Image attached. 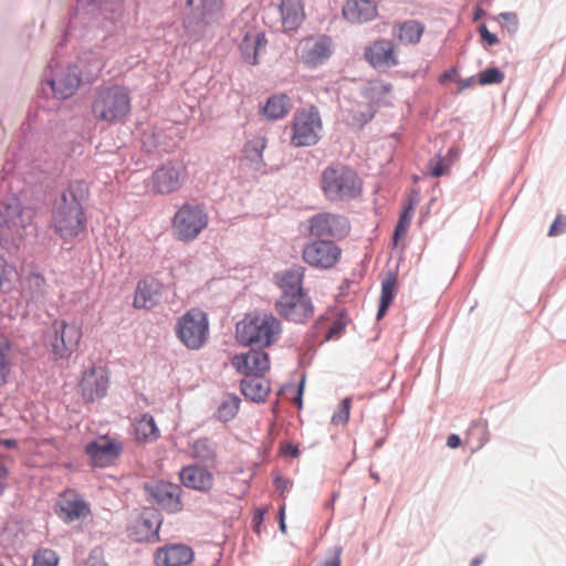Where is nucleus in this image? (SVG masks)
<instances>
[{
	"label": "nucleus",
	"mask_w": 566,
	"mask_h": 566,
	"mask_svg": "<svg viewBox=\"0 0 566 566\" xmlns=\"http://www.w3.org/2000/svg\"><path fill=\"white\" fill-rule=\"evenodd\" d=\"M122 17V0L76 1L48 65L46 82L54 97L65 99L81 84L95 81L105 65V51L120 43Z\"/></svg>",
	"instance_id": "nucleus-1"
},
{
	"label": "nucleus",
	"mask_w": 566,
	"mask_h": 566,
	"mask_svg": "<svg viewBox=\"0 0 566 566\" xmlns=\"http://www.w3.org/2000/svg\"><path fill=\"white\" fill-rule=\"evenodd\" d=\"M90 190L84 180H71L61 191L53 210V227L63 239H74L86 230L87 219L83 203Z\"/></svg>",
	"instance_id": "nucleus-2"
},
{
	"label": "nucleus",
	"mask_w": 566,
	"mask_h": 566,
	"mask_svg": "<svg viewBox=\"0 0 566 566\" xmlns=\"http://www.w3.org/2000/svg\"><path fill=\"white\" fill-rule=\"evenodd\" d=\"M132 111V99L126 87L120 85L95 88L92 113L98 120L109 125L124 123Z\"/></svg>",
	"instance_id": "nucleus-3"
},
{
	"label": "nucleus",
	"mask_w": 566,
	"mask_h": 566,
	"mask_svg": "<svg viewBox=\"0 0 566 566\" xmlns=\"http://www.w3.org/2000/svg\"><path fill=\"white\" fill-rule=\"evenodd\" d=\"M321 189L331 201H348L363 191V181L348 166L336 164L326 167L319 177Z\"/></svg>",
	"instance_id": "nucleus-4"
},
{
	"label": "nucleus",
	"mask_w": 566,
	"mask_h": 566,
	"mask_svg": "<svg viewBox=\"0 0 566 566\" xmlns=\"http://www.w3.org/2000/svg\"><path fill=\"white\" fill-rule=\"evenodd\" d=\"M12 181L4 179L0 185V235L6 231L20 233L32 220V211L24 207L17 192L12 191Z\"/></svg>",
	"instance_id": "nucleus-5"
},
{
	"label": "nucleus",
	"mask_w": 566,
	"mask_h": 566,
	"mask_svg": "<svg viewBox=\"0 0 566 566\" xmlns=\"http://www.w3.org/2000/svg\"><path fill=\"white\" fill-rule=\"evenodd\" d=\"M280 334V321L266 313L247 316L237 326L238 338L244 345L268 347L277 340Z\"/></svg>",
	"instance_id": "nucleus-6"
},
{
	"label": "nucleus",
	"mask_w": 566,
	"mask_h": 566,
	"mask_svg": "<svg viewBox=\"0 0 566 566\" xmlns=\"http://www.w3.org/2000/svg\"><path fill=\"white\" fill-rule=\"evenodd\" d=\"M83 332L75 322L55 319L52 324V334L48 338V349L53 361L69 360L78 349Z\"/></svg>",
	"instance_id": "nucleus-7"
},
{
	"label": "nucleus",
	"mask_w": 566,
	"mask_h": 566,
	"mask_svg": "<svg viewBox=\"0 0 566 566\" xmlns=\"http://www.w3.org/2000/svg\"><path fill=\"white\" fill-rule=\"evenodd\" d=\"M323 124L319 112L311 106L295 113L291 143L295 147L313 146L319 140Z\"/></svg>",
	"instance_id": "nucleus-8"
},
{
	"label": "nucleus",
	"mask_w": 566,
	"mask_h": 566,
	"mask_svg": "<svg viewBox=\"0 0 566 566\" xmlns=\"http://www.w3.org/2000/svg\"><path fill=\"white\" fill-rule=\"evenodd\" d=\"M342 258V249L333 240L316 239L303 247V261L314 269L331 270Z\"/></svg>",
	"instance_id": "nucleus-9"
},
{
	"label": "nucleus",
	"mask_w": 566,
	"mask_h": 566,
	"mask_svg": "<svg viewBox=\"0 0 566 566\" xmlns=\"http://www.w3.org/2000/svg\"><path fill=\"white\" fill-rule=\"evenodd\" d=\"M209 323L205 312L192 308L179 319V339L190 349H199L207 340Z\"/></svg>",
	"instance_id": "nucleus-10"
},
{
	"label": "nucleus",
	"mask_w": 566,
	"mask_h": 566,
	"mask_svg": "<svg viewBox=\"0 0 566 566\" xmlns=\"http://www.w3.org/2000/svg\"><path fill=\"white\" fill-rule=\"evenodd\" d=\"M308 230L317 239H342L347 235L350 226L348 220L340 214L321 212L308 220Z\"/></svg>",
	"instance_id": "nucleus-11"
},
{
	"label": "nucleus",
	"mask_w": 566,
	"mask_h": 566,
	"mask_svg": "<svg viewBox=\"0 0 566 566\" xmlns=\"http://www.w3.org/2000/svg\"><path fill=\"white\" fill-rule=\"evenodd\" d=\"M191 17L185 22L187 30L202 31L207 25L217 22L223 11V0H187Z\"/></svg>",
	"instance_id": "nucleus-12"
},
{
	"label": "nucleus",
	"mask_w": 566,
	"mask_h": 566,
	"mask_svg": "<svg viewBox=\"0 0 566 566\" xmlns=\"http://www.w3.org/2000/svg\"><path fill=\"white\" fill-rule=\"evenodd\" d=\"M163 523L160 514L154 509H145L127 527L128 537L137 543L159 541Z\"/></svg>",
	"instance_id": "nucleus-13"
},
{
	"label": "nucleus",
	"mask_w": 566,
	"mask_h": 566,
	"mask_svg": "<svg viewBox=\"0 0 566 566\" xmlns=\"http://www.w3.org/2000/svg\"><path fill=\"white\" fill-rule=\"evenodd\" d=\"M108 386V370L103 366H92L85 370L78 384L82 398L90 402L105 397Z\"/></svg>",
	"instance_id": "nucleus-14"
},
{
	"label": "nucleus",
	"mask_w": 566,
	"mask_h": 566,
	"mask_svg": "<svg viewBox=\"0 0 566 566\" xmlns=\"http://www.w3.org/2000/svg\"><path fill=\"white\" fill-rule=\"evenodd\" d=\"M208 213L199 205H185L179 209V240L191 241L207 228Z\"/></svg>",
	"instance_id": "nucleus-15"
},
{
	"label": "nucleus",
	"mask_w": 566,
	"mask_h": 566,
	"mask_svg": "<svg viewBox=\"0 0 566 566\" xmlns=\"http://www.w3.org/2000/svg\"><path fill=\"white\" fill-rule=\"evenodd\" d=\"M277 313L294 323H305L314 314L311 300L304 295H282L275 304Z\"/></svg>",
	"instance_id": "nucleus-16"
},
{
	"label": "nucleus",
	"mask_w": 566,
	"mask_h": 566,
	"mask_svg": "<svg viewBox=\"0 0 566 566\" xmlns=\"http://www.w3.org/2000/svg\"><path fill=\"white\" fill-rule=\"evenodd\" d=\"M123 451V444L114 439L105 442L92 440L84 447V452L90 457V465L93 468H107L112 465Z\"/></svg>",
	"instance_id": "nucleus-17"
},
{
	"label": "nucleus",
	"mask_w": 566,
	"mask_h": 566,
	"mask_svg": "<svg viewBox=\"0 0 566 566\" xmlns=\"http://www.w3.org/2000/svg\"><path fill=\"white\" fill-rule=\"evenodd\" d=\"M282 30L297 31L306 19L305 0H277L276 3Z\"/></svg>",
	"instance_id": "nucleus-18"
},
{
	"label": "nucleus",
	"mask_w": 566,
	"mask_h": 566,
	"mask_svg": "<svg viewBox=\"0 0 566 566\" xmlns=\"http://www.w3.org/2000/svg\"><path fill=\"white\" fill-rule=\"evenodd\" d=\"M232 366L247 377L262 376L270 368V359L266 353L250 350L247 354L235 355Z\"/></svg>",
	"instance_id": "nucleus-19"
},
{
	"label": "nucleus",
	"mask_w": 566,
	"mask_h": 566,
	"mask_svg": "<svg viewBox=\"0 0 566 566\" xmlns=\"http://www.w3.org/2000/svg\"><path fill=\"white\" fill-rule=\"evenodd\" d=\"M332 55V40L322 35L317 39H306L302 43V61L310 67L323 64Z\"/></svg>",
	"instance_id": "nucleus-20"
},
{
	"label": "nucleus",
	"mask_w": 566,
	"mask_h": 566,
	"mask_svg": "<svg viewBox=\"0 0 566 566\" xmlns=\"http://www.w3.org/2000/svg\"><path fill=\"white\" fill-rule=\"evenodd\" d=\"M365 59L375 69H387L398 64L395 46L389 40H377L365 49Z\"/></svg>",
	"instance_id": "nucleus-21"
},
{
	"label": "nucleus",
	"mask_w": 566,
	"mask_h": 566,
	"mask_svg": "<svg viewBox=\"0 0 566 566\" xmlns=\"http://www.w3.org/2000/svg\"><path fill=\"white\" fill-rule=\"evenodd\" d=\"M342 14L349 23L363 24L376 19L378 7L373 0H347L343 6Z\"/></svg>",
	"instance_id": "nucleus-22"
},
{
	"label": "nucleus",
	"mask_w": 566,
	"mask_h": 566,
	"mask_svg": "<svg viewBox=\"0 0 566 566\" xmlns=\"http://www.w3.org/2000/svg\"><path fill=\"white\" fill-rule=\"evenodd\" d=\"M161 284L153 276L140 279L137 283L133 305L135 308L149 310L158 304Z\"/></svg>",
	"instance_id": "nucleus-23"
},
{
	"label": "nucleus",
	"mask_w": 566,
	"mask_h": 566,
	"mask_svg": "<svg viewBox=\"0 0 566 566\" xmlns=\"http://www.w3.org/2000/svg\"><path fill=\"white\" fill-rule=\"evenodd\" d=\"M268 40L265 33L258 30H249L245 32L239 50L242 59L249 65H256L259 63V55L265 51Z\"/></svg>",
	"instance_id": "nucleus-24"
},
{
	"label": "nucleus",
	"mask_w": 566,
	"mask_h": 566,
	"mask_svg": "<svg viewBox=\"0 0 566 566\" xmlns=\"http://www.w3.org/2000/svg\"><path fill=\"white\" fill-rule=\"evenodd\" d=\"M179 480L186 488L207 493L213 488V474L199 465L185 467L179 472Z\"/></svg>",
	"instance_id": "nucleus-25"
},
{
	"label": "nucleus",
	"mask_w": 566,
	"mask_h": 566,
	"mask_svg": "<svg viewBox=\"0 0 566 566\" xmlns=\"http://www.w3.org/2000/svg\"><path fill=\"white\" fill-rule=\"evenodd\" d=\"M55 514L64 523H72L90 513L88 504L78 496L59 501L54 507Z\"/></svg>",
	"instance_id": "nucleus-26"
},
{
	"label": "nucleus",
	"mask_w": 566,
	"mask_h": 566,
	"mask_svg": "<svg viewBox=\"0 0 566 566\" xmlns=\"http://www.w3.org/2000/svg\"><path fill=\"white\" fill-rule=\"evenodd\" d=\"M305 269L301 265H294L291 269L276 275V283L283 291V295L294 294L304 295L302 283Z\"/></svg>",
	"instance_id": "nucleus-27"
},
{
	"label": "nucleus",
	"mask_w": 566,
	"mask_h": 566,
	"mask_svg": "<svg viewBox=\"0 0 566 566\" xmlns=\"http://www.w3.org/2000/svg\"><path fill=\"white\" fill-rule=\"evenodd\" d=\"M241 392L254 402H263L271 391L270 382L262 376L247 377L241 381Z\"/></svg>",
	"instance_id": "nucleus-28"
},
{
	"label": "nucleus",
	"mask_w": 566,
	"mask_h": 566,
	"mask_svg": "<svg viewBox=\"0 0 566 566\" xmlns=\"http://www.w3.org/2000/svg\"><path fill=\"white\" fill-rule=\"evenodd\" d=\"M426 27L422 22L408 20L394 27V34L403 44L416 45L420 42Z\"/></svg>",
	"instance_id": "nucleus-29"
},
{
	"label": "nucleus",
	"mask_w": 566,
	"mask_h": 566,
	"mask_svg": "<svg viewBox=\"0 0 566 566\" xmlns=\"http://www.w3.org/2000/svg\"><path fill=\"white\" fill-rule=\"evenodd\" d=\"M153 187L158 193H170L177 188V170L175 167H160L153 174Z\"/></svg>",
	"instance_id": "nucleus-30"
},
{
	"label": "nucleus",
	"mask_w": 566,
	"mask_h": 566,
	"mask_svg": "<svg viewBox=\"0 0 566 566\" xmlns=\"http://www.w3.org/2000/svg\"><path fill=\"white\" fill-rule=\"evenodd\" d=\"M175 489L176 485L174 483L164 480L145 484V491L161 506H167L174 501Z\"/></svg>",
	"instance_id": "nucleus-31"
},
{
	"label": "nucleus",
	"mask_w": 566,
	"mask_h": 566,
	"mask_svg": "<svg viewBox=\"0 0 566 566\" xmlns=\"http://www.w3.org/2000/svg\"><path fill=\"white\" fill-rule=\"evenodd\" d=\"M134 437L139 442L156 440L159 437V429L155 419L149 413H144L134 424Z\"/></svg>",
	"instance_id": "nucleus-32"
},
{
	"label": "nucleus",
	"mask_w": 566,
	"mask_h": 566,
	"mask_svg": "<svg viewBox=\"0 0 566 566\" xmlns=\"http://www.w3.org/2000/svg\"><path fill=\"white\" fill-rule=\"evenodd\" d=\"M290 108V99L285 94L271 96L262 108L263 115L269 119H279L285 116Z\"/></svg>",
	"instance_id": "nucleus-33"
},
{
	"label": "nucleus",
	"mask_w": 566,
	"mask_h": 566,
	"mask_svg": "<svg viewBox=\"0 0 566 566\" xmlns=\"http://www.w3.org/2000/svg\"><path fill=\"white\" fill-rule=\"evenodd\" d=\"M266 147L264 137L249 140L243 148V157L250 166L258 169L263 164V150Z\"/></svg>",
	"instance_id": "nucleus-34"
},
{
	"label": "nucleus",
	"mask_w": 566,
	"mask_h": 566,
	"mask_svg": "<svg viewBox=\"0 0 566 566\" xmlns=\"http://www.w3.org/2000/svg\"><path fill=\"white\" fill-rule=\"evenodd\" d=\"M240 398L235 395L227 394L217 409V417L223 422L232 420L239 411Z\"/></svg>",
	"instance_id": "nucleus-35"
},
{
	"label": "nucleus",
	"mask_w": 566,
	"mask_h": 566,
	"mask_svg": "<svg viewBox=\"0 0 566 566\" xmlns=\"http://www.w3.org/2000/svg\"><path fill=\"white\" fill-rule=\"evenodd\" d=\"M397 291L396 276H388L381 284L380 304L377 313V318H381L388 307L390 306Z\"/></svg>",
	"instance_id": "nucleus-36"
},
{
	"label": "nucleus",
	"mask_w": 566,
	"mask_h": 566,
	"mask_svg": "<svg viewBox=\"0 0 566 566\" xmlns=\"http://www.w3.org/2000/svg\"><path fill=\"white\" fill-rule=\"evenodd\" d=\"M11 342L0 336V387L7 384L11 370L10 363Z\"/></svg>",
	"instance_id": "nucleus-37"
},
{
	"label": "nucleus",
	"mask_w": 566,
	"mask_h": 566,
	"mask_svg": "<svg viewBox=\"0 0 566 566\" xmlns=\"http://www.w3.org/2000/svg\"><path fill=\"white\" fill-rule=\"evenodd\" d=\"M154 560L156 566H177V543L157 548Z\"/></svg>",
	"instance_id": "nucleus-38"
},
{
	"label": "nucleus",
	"mask_w": 566,
	"mask_h": 566,
	"mask_svg": "<svg viewBox=\"0 0 566 566\" xmlns=\"http://www.w3.org/2000/svg\"><path fill=\"white\" fill-rule=\"evenodd\" d=\"M192 455L202 462H213L216 450L212 442L208 439H199L192 444Z\"/></svg>",
	"instance_id": "nucleus-39"
},
{
	"label": "nucleus",
	"mask_w": 566,
	"mask_h": 566,
	"mask_svg": "<svg viewBox=\"0 0 566 566\" xmlns=\"http://www.w3.org/2000/svg\"><path fill=\"white\" fill-rule=\"evenodd\" d=\"M413 206L412 203H409L400 214V218L398 220V223L395 229L394 233V240L395 243L398 242L399 239L403 238L407 234V231L409 229L412 216H413Z\"/></svg>",
	"instance_id": "nucleus-40"
},
{
	"label": "nucleus",
	"mask_w": 566,
	"mask_h": 566,
	"mask_svg": "<svg viewBox=\"0 0 566 566\" xmlns=\"http://www.w3.org/2000/svg\"><path fill=\"white\" fill-rule=\"evenodd\" d=\"M350 398H344L338 405L337 410L332 417V423L335 426H344L348 422L350 413Z\"/></svg>",
	"instance_id": "nucleus-41"
},
{
	"label": "nucleus",
	"mask_w": 566,
	"mask_h": 566,
	"mask_svg": "<svg viewBox=\"0 0 566 566\" xmlns=\"http://www.w3.org/2000/svg\"><path fill=\"white\" fill-rule=\"evenodd\" d=\"M504 80V74L499 69L490 67L482 71L479 75L480 85L499 84Z\"/></svg>",
	"instance_id": "nucleus-42"
},
{
	"label": "nucleus",
	"mask_w": 566,
	"mask_h": 566,
	"mask_svg": "<svg viewBox=\"0 0 566 566\" xmlns=\"http://www.w3.org/2000/svg\"><path fill=\"white\" fill-rule=\"evenodd\" d=\"M57 557L54 552L45 551L43 555L34 556L32 566H56Z\"/></svg>",
	"instance_id": "nucleus-43"
},
{
	"label": "nucleus",
	"mask_w": 566,
	"mask_h": 566,
	"mask_svg": "<svg viewBox=\"0 0 566 566\" xmlns=\"http://www.w3.org/2000/svg\"><path fill=\"white\" fill-rule=\"evenodd\" d=\"M85 566H107L103 558V552L101 548H94L91 551L85 560Z\"/></svg>",
	"instance_id": "nucleus-44"
},
{
	"label": "nucleus",
	"mask_w": 566,
	"mask_h": 566,
	"mask_svg": "<svg viewBox=\"0 0 566 566\" xmlns=\"http://www.w3.org/2000/svg\"><path fill=\"white\" fill-rule=\"evenodd\" d=\"M565 231H566V217L563 214H558L549 228L548 235L555 237V235L564 233Z\"/></svg>",
	"instance_id": "nucleus-45"
},
{
	"label": "nucleus",
	"mask_w": 566,
	"mask_h": 566,
	"mask_svg": "<svg viewBox=\"0 0 566 566\" xmlns=\"http://www.w3.org/2000/svg\"><path fill=\"white\" fill-rule=\"evenodd\" d=\"M430 168H431V176L433 177H440L444 174H447L449 167L444 165V161L442 158H438L437 160L430 161Z\"/></svg>",
	"instance_id": "nucleus-46"
},
{
	"label": "nucleus",
	"mask_w": 566,
	"mask_h": 566,
	"mask_svg": "<svg viewBox=\"0 0 566 566\" xmlns=\"http://www.w3.org/2000/svg\"><path fill=\"white\" fill-rule=\"evenodd\" d=\"M193 559V552L190 547L179 545V566H186Z\"/></svg>",
	"instance_id": "nucleus-47"
},
{
	"label": "nucleus",
	"mask_w": 566,
	"mask_h": 566,
	"mask_svg": "<svg viewBox=\"0 0 566 566\" xmlns=\"http://www.w3.org/2000/svg\"><path fill=\"white\" fill-rule=\"evenodd\" d=\"M479 32L482 40L485 41L489 45H495L499 42L497 36L490 32L484 24L480 27Z\"/></svg>",
	"instance_id": "nucleus-48"
},
{
	"label": "nucleus",
	"mask_w": 566,
	"mask_h": 566,
	"mask_svg": "<svg viewBox=\"0 0 566 566\" xmlns=\"http://www.w3.org/2000/svg\"><path fill=\"white\" fill-rule=\"evenodd\" d=\"M371 117H373V112L369 107H367L366 112H359V116L354 115L353 124L361 126V125L366 124L368 120H370Z\"/></svg>",
	"instance_id": "nucleus-49"
},
{
	"label": "nucleus",
	"mask_w": 566,
	"mask_h": 566,
	"mask_svg": "<svg viewBox=\"0 0 566 566\" xmlns=\"http://www.w3.org/2000/svg\"><path fill=\"white\" fill-rule=\"evenodd\" d=\"M457 75H458L457 69L451 67V69L447 70L444 73H442L439 76L438 81L441 85H447L449 82L454 81Z\"/></svg>",
	"instance_id": "nucleus-50"
},
{
	"label": "nucleus",
	"mask_w": 566,
	"mask_h": 566,
	"mask_svg": "<svg viewBox=\"0 0 566 566\" xmlns=\"http://www.w3.org/2000/svg\"><path fill=\"white\" fill-rule=\"evenodd\" d=\"M9 471L8 468L0 462V495L4 492L7 488Z\"/></svg>",
	"instance_id": "nucleus-51"
},
{
	"label": "nucleus",
	"mask_w": 566,
	"mask_h": 566,
	"mask_svg": "<svg viewBox=\"0 0 566 566\" xmlns=\"http://www.w3.org/2000/svg\"><path fill=\"white\" fill-rule=\"evenodd\" d=\"M475 83H478V80H475L474 76L459 80L458 81V93H461L465 88L472 87Z\"/></svg>",
	"instance_id": "nucleus-52"
},
{
	"label": "nucleus",
	"mask_w": 566,
	"mask_h": 566,
	"mask_svg": "<svg viewBox=\"0 0 566 566\" xmlns=\"http://www.w3.org/2000/svg\"><path fill=\"white\" fill-rule=\"evenodd\" d=\"M343 326L339 322H336L333 324V326H331V328L328 329L327 334H326V339H332L334 336L338 335L342 331Z\"/></svg>",
	"instance_id": "nucleus-53"
},
{
	"label": "nucleus",
	"mask_w": 566,
	"mask_h": 566,
	"mask_svg": "<svg viewBox=\"0 0 566 566\" xmlns=\"http://www.w3.org/2000/svg\"><path fill=\"white\" fill-rule=\"evenodd\" d=\"M461 443V440L459 438V436L457 434H451L448 437V440H447V444L448 447L454 449V448H458Z\"/></svg>",
	"instance_id": "nucleus-54"
},
{
	"label": "nucleus",
	"mask_w": 566,
	"mask_h": 566,
	"mask_svg": "<svg viewBox=\"0 0 566 566\" xmlns=\"http://www.w3.org/2000/svg\"><path fill=\"white\" fill-rule=\"evenodd\" d=\"M0 444L9 450L18 447V442L15 439H0Z\"/></svg>",
	"instance_id": "nucleus-55"
},
{
	"label": "nucleus",
	"mask_w": 566,
	"mask_h": 566,
	"mask_svg": "<svg viewBox=\"0 0 566 566\" xmlns=\"http://www.w3.org/2000/svg\"><path fill=\"white\" fill-rule=\"evenodd\" d=\"M263 515H264V512L262 510H258L253 516V523H254V526L256 530L260 526V524L263 522Z\"/></svg>",
	"instance_id": "nucleus-56"
},
{
	"label": "nucleus",
	"mask_w": 566,
	"mask_h": 566,
	"mask_svg": "<svg viewBox=\"0 0 566 566\" xmlns=\"http://www.w3.org/2000/svg\"><path fill=\"white\" fill-rule=\"evenodd\" d=\"M284 513H285V509L284 506H282L280 509V512H279V516H280V530L285 533L286 532V525H285V522H284Z\"/></svg>",
	"instance_id": "nucleus-57"
},
{
	"label": "nucleus",
	"mask_w": 566,
	"mask_h": 566,
	"mask_svg": "<svg viewBox=\"0 0 566 566\" xmlns=\"http://www.w3.org/2000/svg\"><path fill=\"white\" fill-rule=\"evenodd\" d=\"M501 18H503L504 20H507V21L512 22V24H513L514 29H516V24H517V22H516V15H515V14H513V13H502V14H501Z\"/></svg>",
	"instance_id": "nucleus-58"
},
{
	"label": "nucleus",
	"mask_w": 566,
	"mask_h": 566,
	"mask_svg": "<svg viewBox=\"0 0 566 566\" xmlns=\"http://www.w3.org/2000/svg\"><path fill=\"white\" fill-rule=\"evenodd\" d=\"M177 222H178V219H177V211L174 213V216L171 217V229L172 231H175V229H177Z\"/></svg>",
	"instance_id": "nucleus-59"
},
{
	"label": "nucleus",
	"mask_w": 566,
	"mask_h": 566,
	"mask_svg": "<svg viewBox=\"0 0 566 566\" xmlns=\"http://www.w3.org/2000/svg\"><path fill=\"white\" fill-rule=\"evenodd\" d=\"M34 279H35L36 285H40L41 283L44 282V279L40 275H35Z\"/></svg>",
	"instance_id": "nucleus-60"
},
{
	"label": "nucleus",
	"mask_w": 566,
	"mask_h": 566,
	"mask_svg": "<svg viewBox=\"0 0 566 566\" xmlns=\"http://www.w3.org/2000/svg\"><path fill=\"white\" fill-rule=\"evenodd\" d=\"M481 564V559L480 558H474L472 562H471V565L470 566H480Z\"/></svg>",
	"instance_id": "nucleus-61"
},
{
	"label": "nucleus",
	"mask_w": 566,
	"mask_h": 566,
	"mask_svg": "<svg viewBox=\"0 0 566 566\" xmlns=\"http://www.w3.org/2000/svg\"><path fill=\"white\" fill-rule=\"evenodd\" d=\"M291 455L292 457H297L298 455V450L296 448H292Z\"/></svg>",
	"instance_id": "nucleus-62"
},
{
	"label": "nucleus",
	"mask_w": 566,
	"mask_h": 566,
	"mask_svg": "<svg viewBox=\"0 0 566 566\" xmlns=\"http://www.w3.org/2000/svg\"><path fill=\"white\" fill-rule=\"evenodd\" d=\"M10 169H11L10 164H6V166L3 167V171L7 172V170H10Z\"/></svg>",
	"instance_id": "nucleus-63"
},
{
	"label": "nucleus",
	"mask_w": 566,
	"mask_h": 566,
	"mask_svg": "<svg viewBox=\"0 0 566 566\" xmlns=\"http://www.w3.org/2000/svg\"><path fill=\"white\" fill-rule=\"evenodd\" d=\"M0 566H3V564L0 563Z\"/></svg>",
	"instance_id": "nucleus-64"
}]
</instances>
